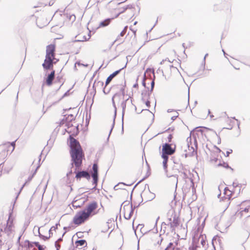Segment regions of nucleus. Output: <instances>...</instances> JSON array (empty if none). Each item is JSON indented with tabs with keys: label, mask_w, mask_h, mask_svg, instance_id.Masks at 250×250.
<instances>
[{
	"label": "nucleus",
	"mask_w": 250,
	"mask_h": 250,
	"mask_svg": "<svg viewBox=\"0 0 250 250\" xmlns=\"http://www.w3.org/2000/svg\"><path fill=\"white\" fill-rule=\"evenodd\" d=\"M196 129H197L196 131L197 132L193 130L190 132V136L187 139L188 149L185 150L186 157L193 156L197 153V141L196 136L198 135V133L202 134V132L200 127H197Z\"/></svg>",
	"instance_id": "f257e3e1"
},
{
	"label": "nucleus",
	"mask_w": 250,
	"mask_h": 250,
	"mask_svg": "<svg viewBox=\"0 0 250 250\" xmlns=\"http://www.w3.org/2000/svg\"><path fill=\"white\" fill-rule=\"evenodd\" d=\"M70 156L71 157V168L70 170L66 174L67 179H69L70 175L72 174V168L75 167L74 172L81 167L83 164V160L84 158V154L83 150H73V151H70Z\"/></svg>",
	"instance_id": "f03ea898"
},
{
	"label": "nucleus",
	"mask_w": 250,
	"mask_h": 250,
	"mask_svg": "<svg viewBox=\"0 0 250 250\" xmlns=\"http://www.w3.org/2000/svg\"><path fill=\"white\" fill-rule=\"evenodd\" d=\"M175 151V147L172 148L170 144L165 143L163 146L162 157L163 159V166L165 171H167V162L168 158V155L173 154Z\"/></svg>",
	"instance_id": "7ed1b4c3"
},
{
	"label": "nucleus",
	"mask_w": 250,
	"mask_h": 250,
	"mask_svg": "<svg viewBox=\"0 0 250 250\" xmlns=\"http://www.w3.org/2000/svg\"><path fill=\"white\" fill-rule=\"evenodd\" d=\"M12 212L9 213V218L6 223V226L4 228L3 232L6 234L7 236L12 239L14 236V226L13 223V219H11Z\"/></svg>",
	"instance_id": "20e7f679"
},
{
	"label": "nucleus",
	"mask_w": 250,
	"mask_h": 250,
	"mask_svg": "<svg viewBox=\"0 0 250 250\" xmlns=\"http://www.w3.org/2000/svg\"><path fill=\"white\" fill-rule=\"evenodd\" d=\"M89 217L86 214L85 210L78 211L73 218V222L77 225L84 223Z\"/></svg>",
	"instance_id": "39448f33"
},
{
	"label": "nucleus",
	"mask_w": 250,
	"mask_h": 250,
	"mask_svg": "<svg viewBox=\"0 0 250 250\" xmlns=\"http://www.w3.org/2000/svg\"><path fill=\"white\" fill-rule=\"evenodd\" d=\"M192 238L193 243L199 245V247L202 246L203 247L205 248V245L206 244V237L205 235L200 234V235H198V233L195 234Z\"/></svg>",
	"instance_id": "423d86ee"
},
{
	"label": "nucleus",
	"mask_w": 250,
	"mask_h": 250,
	"mask_svg": "<svg viewBox=\"0 0 250 250\" xmlns=\"http://www.w3.org/2000/svg\"><path fill=\"white\" fill-rule=\"evenodd\" d=\"M69 141L70 147V151H73V150L75 149L78 150H83L79 141L73 137L72 135L69 136Z\"/></svg>",
	"instance_id": "0eeeda50"
},
{
	"label": "nucleus",
	"mask_w": 250,
	"mask_h": 250,
	"mask_svg": "<svg viewBox=\"0 0 250 250\" xmlns=\"http://www.w3.org/2000/svg\"><path fill=\"white\" fill-rule=\"evenodd\" d=\"M142 200H145V202L150 201L155 198L156 195L154 193H152L148 190H145L141 194ZM143 201H142V202Z\"/></svg>",
	"instance_id": "6e6552de"
},
{
	"label": "nucleus",
	"mask_w": 250,
	"mask_h": 250,
	"mask_svg": "<svg viewBox=\"0 0 250 250\" xmlns=\"http://www.w3.org/2000/svg\"><path fill=\"white\" fill-rule=\"evenodd\" d=\"M97 207V203L96 201H93L89 203L84 210H85L86 214L89 217L91 213L95 210Z\"/></svg>",
	"instance_id": "1a4fd4ad"
},
{
	"label": "nucleus",
	"mask_w": 250,
	"mask_h": 250,
	"mask_svg": "<svg viewBox=\"0 0 250 250\" xmlns=\"http://www.w3.org/2000/svg\"><path fill=\"white\" fill-rule=\"evenodd\" d=\"M117 96H120V94L119 93H116L114 94V95L113 96L112 98V104H113V106L114 108V119H113V124H112V127L110 130V132H109V134L108 135V139L109 138V137L111 133V131L112 130V129L114 126V125H115V118H116V114H117V108H116V104H115V101H114V98L117 97Z\"/></svg>",
	"instance_id": "9d476101"
},
{
	"label": "nucleus",
	"mask_w": 250,
	"mask_h": 250,
	"mask_svg": "<svg viewBox=\"0 0 250 250\" xmlns=\"http://www.w3.org/2000/svg\"><path fill=\"white\" fill-rule=\"evenodd\" d=\"M76 173L75 178L77 179H81V178H85L87 180L90 179V175L88 171L86 170H82L81 171H77Z\"/></svg>",
	"instance_id": "9b49d317"
},
{
	"label": "nucleus",
	"mask_w": 250,
	"mask_h": 250,
	"mask_svg": "<svg viewBox=\"0 0 250 250\" xmlns=\"http://www.w3.org/2000/svg\"><path fill=\"white\" fill-rule=\"evenodd\" d=\"M167 228V225L165 223H163L161 225L160 233L159 236V238H157V243L159 244V241L161 243L164 239V237L166 236L165 235L166 229Z\"/></svg>",
	"instance_id": "f8f14e48"
},
{
	"label": "nucleus",
	"mask_w": 250,
	"mask_h": 250,
	"mask_svg": "<svg viewBox=\"0 0 250 250\" xmlns=\"http://www.w3.org/2000/svg\"><path fill=\"white\" fill-rule=\"evenodd\" d=\"M179 219L176 215H174L172 220L171 219H169V223L172 230H174L175 228L179 226Z\"/></svg>",
	"instance_id": "ddd939ff"
},
{
	"label": "nucleus",
	"mask_w": 250,
	"mask_h": 250,
	"mask_svg": "<svg viewBox=\"0 0 250 250\" xmlns=\"http://www.w3.org/2000/svg\"><path fill=\"white\" fill-rule=\"evenodd\" d=\"M126 64L125 65L124 67L121 68L120 69L115 71L113 73L110 74L106 79L105 81V86L107 85L109 83L112 81V80L123 69H124L125 67H126Z\"/></svg>",
	"instance_id": "4468645a"
},
{
	"label": "nucleus",
	"mask_w": 250,
	"mask_h": 250,
	"mask_svg": "<svg viewBox=\"0 0 250 250\" xmlns=\"http://www.w3.org/2000/svg\"><path fill=\"white\" fill-rule=\"evenodd\" d=\"M55 70H53L51 72V73L48 74L46 80V84L48 86H50L53 83V81L55 78Z\"/></svg>",
	"instance_id": "2eb2a0df"
},
{
	"label": "nucleus",
	"mask_w": 250,
	"mask_h": 250,
	"mask_svg": "<svg viewBox=\"0 0 250 250\" xmlns=\"http://www.w3.org/2000/svg\"><path fill=\"white\" fill-rule=\"evenodd\" d=\"M55 45L54 44H49L46 46V54L54 56L55 55Z\"/></svg>",
	"instance_id": "dca6fc26"
},
{
	"label": "nucleus",
	"mask_w": 250,
	"mask_h": 250,
	"mask_svg": "<svg viewBox=\"0 0 250 250\" xmlns=\"http://www.w3.org/2000/svg\"><path fill=\"white\" fill-rule=\"evenodd\" d=\"M93 88L94 89V92L96 93V89L101 90L104 88V82L100 81L95 80L93 85Z\"/></svg>",
	"instance_id": "f3484780"
},
{
	"label": "nucleus",
	"mask_w": 250,
	"mask_h": 250,
	"mask_svg": "<svg viewBox=\"0 0 250 250\" xmlns=\"http://www.w3.org/2000/svg\"><path fill=\"white\" fill-rule=\"evenodd\" d=\"M130 97H129L126 100L124 101L121 103V107L122 108V122H123V118L125 112V109L126 108V104L128 102H130L132 104V101L131 99H129Z\"/></svg>",
	"instance_id": "a211bd4d"
},
{
	"label": "nucleus",
	"mask_w": 250,
	"mask_h": 250,
	"mask_svg": "<svg viewBox=\"0 0 250 250\" xmlns=\"http://www.w3.org/2000/svg\"><path fill=\"white\" fill-rule=\"evenodd\" d=\"M221 159H218L215 155H211L210 157V163L216 167H218V164Z\"/></svg>",
	"instance_id": "6ab92c4d"
},
{
	"label": "nucleus",
	"mask_w": 250,
	"mask_h": 250,
	"mask_svg": "<svg viewBox=\"0 0 250 250\" xmlns=\"http://www.w3.org/2000/svg\"><path fill=\"white\" fill-rule=\"evenodd\" d=\"M0 149H1L0 152V159L3 160L7 156L8 150H6L5 148V146H1Z\"/></svg>",
	"instance_id": "aec40b11"
},
{
	"label": "nucleus",
	"mask_w": 250,
	"mask_h": 250,
	"mask_svg": "<svg viewBox=\"0 0 250 250\" xmlns=\"http://www.w3.org/2000/svg\"><path fill=\"white\" fill-rule=\"evenodd\" d=\"M54 62H45L42 63L43 68L45 70L50 69L53 68Z\"/></svg>",
	"instance_id": "412c9836"
},
{
	"label": "nucleus",
	"mask_w": 250,
	"mask_h": 250,
	"mask_svg": "<svg viewBox=\"0 0 250 250\" xmlns=\"http://www.w3.org/2000/svg\"><path fill=\"white\" fill-rule=\"evenodd\" d=\"M131 204V203H130ZM130 202L125 201H124L121 206V209L123 208L124 211H126V210H129V208H130Z\"/></svg>",
	"instance_id": "4be33fe9"
},
{
	"label": "nucleus",
	"mask_w": 250,
	"mask_h": 250,
	"mask_svg": "<svg viewBox=\"0 0 250 250\" xmlns=\"http://www.w3.org/2000/svg\"><path fill=\"white\" fill-rule=\"evenodd\" d=\"M133 8H134V7H133V5H132V4H129V5H127L125 7H122V9H123V11L119 12V13L115 16V18H117L121 14L124 13L126 10L132 9Z\"/></svg>",
	"instance_id": "5701e85b"
},
{
	"label": "nucleus",
	"mask_w": 250,
	"mask_h": 250,
	"mask_svg": "<svg viewBox=\"0 0 250 250\" xmlns=\"http://www.w3.org/2000/svg\"><path fill=\"white\" fill-rule=\"evenodd\" d=\"M113 19V18H108L105 19L104 21H101L99 24V27H105L107 26L110 23L111 20Z\"/></svg>",
	"instance_id": "b1692460"
},
{
	"label": "nucleus",
	"mask_w": 250,
	"mask_h": 250,
	"mask_svg": "<svg viewBox=\"0 0 250 250\" xmlns=\"http://www.w3.org/2000/svg\"><path fill=\"white\" fill-rule=\"evenodd\" d=\"M219 167H222L225 168H229L231 171H233V169L230 167L227 163L222 162L221 160H219V162L218 164Z\"/></svg>",
	"instance_id": "393cba45"
},
{
	"label": "nucleus",
	"mask_w": 250,
	"mask_h": 250,
	"mask_svg": "<svg viewBox=\"0 0 250 250\" xmlns=\"http://www.w3.org/2000/svg\"><path fill=\"white\" fill-rule=\"evenodd\" d=\"M133 211H133V209L132 203V202H131L130 208H129V210H126V212H127L128 213V216H126V220H128L131 218V216L133 214Z\"/></svg>",
	"instance_id": "a878e982"
},
{
	"label": "nucleus",
	"mask_w": 250,
	"mask_h": 250,
	"mask_svg": "<svg viewBox=\"0 0 250 250\" xmlns=\"http://www.w3.org/2000/svg\"><path fill=\"white\" fill-rule=\"evenodd\" d=\"M133 184H134V182L128 183V184H125V183H123V182L119 183L118 184H117L114 186V189L115 190H118L119 188H120L119 186H120L121 185H122L124 186H130L132 185Z\"/></svg>",
	"instance_id": "bb28decb"
},
{
	"label": "nucleus",
	"mask_w": 250,
	"mask_h": 250,
	"mask_svg": "<svg viewBox=\"0 0 250 250\" xmlns=\"http://www.w3.org/2000/svg\"><path fill=\"white\" fill-rule=\"evenodd\" d=\"M93 173L92 175H98V166L97 164H94L92 166Z\"/></svg>",
	"instance_id": "cd10ccee"
},
{
	"label": "nucleus",
	"mask_w": 250,
	"mask_h": 250,
	"mask_svg": "<svg viewBox=\"0 0 250 250\" xmlns=\"http://www.w3.org/2000/svg\"><path fill=\"white\" fill-rule=\"evenodd\" d=\"M93 178V184L94 185V187L92 188L93 189H96L98 184V175H91Z\"/></svg>",
	"instance_id": "c85d7f7f"
},
{
	"label": "nucleus",
	"mask_w": 250,
	"mask_h": 250,
	"mask_svg": "<svg viewBox=\"0 0 250 250\" xmlns=\"http://www.w3.org/2000/svg\"><path fill=\"white\" fill-rule=\"evenodd\" d=\"M75 244H76L77 247L83 246L84 245H85V246H86V244H87L86 241L85 240H83V239L77 240L75 242Z\"/></svg>",
	"instance_id": "c756f323"
},
{
	"label": "nucleus",
	"mask_w": 250,
	"mask_h": 250,
	"mask_svg": "<svg viewBox=\"0 0 250 250\" xmlns=\"http://www.w3.org/2000/svg\"><path fill=\"white\" fill-rule=\"evenodd\" d=\"M59 83L60 84V85L59 87V88H60V87L62 86V85L63 83V79H62V77L59 76L57 77L54 83Z\"/></svg>",
	"instance_id": "7c9ffc66"
},
{
	"label": "nucleus",
	"mask_w": 250,
	"mask_h": 250,
	"mask_svg": "<svg viewBox=\"0 0 250 250\" xmlns=\"http://www.w3.org/2000/svg\"><path fill=\"white\" fill-rule=\"evenodd\" d=\"M40 227H38V236H39V237L42 239H43L44 241H46L49 239V237L45 236L44 235H42L40 231Z\"/></svg>",
	"instance_id": "2f4dec72"
},
{
	"label": "nucleus",
	"mask_w": 250,
	"mask_h": 250,
	"mask_svg": "<svg viewBox=\"0 0 250 250\" xmlns=\"http://www.w3.org/2000/svg\"><path fill=\"white\" fill-rule=\"evenodd\" d=\"M150 175V172H149L148 171L147 172V174H146V175L142 179H141V180H140L135 185V186L134 187L133 189H132V192H131V195H130V200H131L132 199V192H133V191L134 190V189L137 187V186L142 181H143L144 180H145L146 178L148 176H149Z\"/></svg>",
	"instance_id": "473e14b6"
},
{
	"label": "nucleus",
	"mask_w": 250,
	"mask_h": 250,
	"mask_svg": "<svg viewBox=\"0 0 250 250\" xmlns=\"http://www.w3.org/2000/svg\"><path fill=\"white\" fill-rule=\"evenodd\" d=\"M55 59V56L50 55L46 54L45 62H53V60Z\"/></svg>",
	"instance_id": "72a5a7b5"
},
{
	"label": "nucleus",
	"mask_w": 250,
	"mask_h": 250,
	"mask_svg": "<svg viewBox=\"0 0 250 250\" xmlns=\"http://www.w3.org/2000/svg\"><path fill=\"white\" fill-rule=\"evenodd\" d=\"M75 117L73 114H69L65 117V121L66 122H71L74 120Z\"/></svg>",
	"instance_id": "f704fd0d"
},
{
	"label": "nucleus",
	"mask_w": 250,
	"mask_h": 250,
	"mask_svg": "<svg viewBox=\"0 0 250 250\" xmlns=\"http://www.w3.org/2000/svg\"><path fill=\"white\" fill-rule=\"evenodd\" d=\"M84 202H83L82 204H79L78 202V201H75L73 202L72 203V206L74 208H80L83 204Z\"/></svg>",
	"instance_id": "c9c22d12"
},
{
	"label": "nucleus",
	"mask_w": 250,
	"mask_h": 250,
	"mask_svg": "<svg viewBox=\"0 0 250 250\" xmlns=\"http://www.w3.org/2000/svg\"><path fill=\"white\" fill-rule=\"evenodd\" d=\"M152 73L153 75V77L155 78V73H154V69L153 68H147L145 73V77H146V74L147 75Z\"/></svg>",
	"instance_id": "e433bc0d"
},
{
	"label": "nucleus",
	"mask_w": 250,
	"mask_h": 250,
	"mask_svg": "<svg viewBox=\"0 0 250 250\" xmlns=\"http://www.w3.org/2000/svg\"><path fill=\"white\" fill-rule=\"evenodd\" d=\"M127 28H128L127 26H125V27H124V29H123V30L122 31V32L120 33V35H119V36H118V37L117 38V39H116V41H117V40H119V38L120 36L123 37V36H124L125 35V33H126V31H127Z\"/></svg>",
	"instance_id": "4c0bfd02"
},
{
	"label": "nucleus",
	"mask_w": 250,
	"mask_h": 250,
	"mask_svg": "<svg viewBox=\"0 0 250 250\" xmlns=\"http://www.w3.org/2000/svg\"><path fill=\"white\" fill-rule=\"evenodd\" d=\"M5 146H7L8 147H12L11 152H12L14 150L15 147V141L12 142L11 143L8 142L7 144L5 145Z\"/></svg>",
	"instance_id": "58836bf2"
},
{
	"label": "nucleus",
	"mask_w": 250,
	"mask_h": 250,
	"mask_svg": "<svg viewBox=\"0 0 250 250\" xmlns=\"http://www.w3.org/2000/svg\"><path fill=\"white\" fill-rule=\"evenodd\" d=\"M198 247H199V245L192 242V245L189 248V250H196Z\"/></svg>",
	"instance_id": "ea45409f"
},
{
	"label": "nucleus",
	"mask_w": 250,
	"mask_h": 250,
	"mask_svg": "<svg viewBox=\"0 0 250 250\" xmlns=\"http://www.w3.org/2000/svg\"><path fill=\"white\" fill-rule=\"evenodd\" d=\"M40 167V165L39 164V166L37 167L36 169H35V171L34 172L33 174H32V176H30L28 178V181H30L32 180V178L33 177L34 175L35 174V173H36L37 172V169L39 168V167Z\"/></svg>",
	"instance_id": "a19ab883"
},
{
	"label": "nucleus",
	"mask_w": 250,
	"mask_h": 250,
	"mask_svg": "<svg viewBox=\"0 0 250 250\" xmlns=\"http://www.w3.org/2000/svg\"><path fill=\"white\" fill-rule=\"evenodd\" d=\"M32 243L34 244L35 246L38 248V250H40L43 248L42 246L38 242H34Z\"/></svg>",
	"instance_id": "79ce46f5"
},
{
	"label": "nucleus",
	"mask_w": 250,
	"mask_h": 250,
	"mask_svg": "<svg viewBox=\"0 0 250 250\" xmlns=\"http://www.w3.org/2000/svg\"><path fill=\"white\" fill-rule=\"evenodd\" d=\"M125 86H126V82H125V80L124 83V84H123L122 85V87L120 88V91L121 92V93L122 92H124L125 91Z\"/></svg>",
	"instance_id": "37998d69"
},
{
	"label": "nucleus",
	"mask_w": 250,
	"mask_h": 250,
	"mask_svg": "<svg viewBox=\"0 0 250 250\" xmlns=\"http://www.w3.org/2000/svg\"><path fill=\"white\" fill-rule=\"evenodd\" d=\"M86 40V38L85 36H83L81 39L75 40L74 42H83Z\"/></svg>",
	"instance_id": "c03bdc74"
},
{
	"label": "nucleus",
	"mask_w": 250,
	"mask_h": 250,
	"mask_svg": "<svg viewBox=\"0 0 250 250\" xmlns=\"http://www.w3.org/2000/svg\"><path fill=\"white\" fill-rule=\"evenodd\" d=\"M25 184H26V183H25L22 185V186L20 190V191H19V192L18 193L17 195V196H16V198H15V201H14V203H15L16 200L17 199V198H18V196H19V194H20V192H21V190L22 189V188H23V187L24 186V185H25ZM14 204H15V203H14Z\"/></svg>",
	"instance_id": "a18cd8bd"
},
{
	"label": "nucleus",
	"mask_w": 250,
	"mask_h": 250,
	"mask_svg": "<svg viewBox=\"0 0 250 250\" xmlns=\"http://www.w3.org/2000/svg\"><path fill=\"white\" fill-rule=\"evenodd\" d=\"M151 91L153 90L154 87V85H155V80L154 79H153V80L151 81Z\"/></svg>",
	"instance_id": "49530a36"
},
{
	"label": "nucleus",
	"mask_w": 250,
	"mask_h": 250,
	"mask_svg": "<svg viewBox=\"0 0 250 250\" xmlns=\"http://www.w3.org/2000/svg\"><path fill=\"white\" fill-rule=\"evenodd\" d=\"M59 223H57L56 224V225L55 226H52L51 228V230H55L56 229H57L58 228V226L59 225Z\"/></svg>",
	"instance_id": "de8ad7c7"
},
{
	"label": "nucleus",
	"mask_w": 250,
	"mask_h": 250,
	"mask_svg": "<svg viewBox=\"0 0 250 250\" xmlns=\"http://www.w3.org/2000/svg\"><path fill=\"white\" fill-rule=\"evenodd\" d=\"M205 219H204V220H203V223H202V224L201 226H200V227H199L198 228V229H198V231H200V229H202V228L204 227V225H205Z\"/></svg>",
	"instance_id": "09e8293b"
},
{
	"label": "nucleus",
	"mask_w": 250,
	"mask_h": 250,
	"mask_svg": "<svg viewBox=\"0 0 250 250\" xmlns=\"http://www.w3.org/2000/svg\"><path fill=\"white\" fill-rule=\"evenodd\" d=\"M249 210H250V206L246 208L244 210H242L241 212H248Z\"/></svg>",
	"instance_id": "8fccbe9b"
},
{
	"label": "nucleus",
	"mask_w": 250,
	"mask_h": 250,
	"mask_svg": "<svg viewBox=\"0 0 250 250\" xmlns=\"http://www.w3.org/2000/svg\"><path fill=\"white\" fill-rule=\"evenodd\" d=\"M55 246L56 248V250H59V249L61 247V245L57 243V241L55 242Z\"/></svg>",
	"instance_id": "3c124183"
},
{
	"label": "nucleus",
	"mask_w": 250,
	"mask_h": 250,
	"mask_svg": "<svg viewBox=\"0 0 250 250\" xmlns=\"http://www.w3.org/2000/svg\"><path fill=\"white\" fill-rule=\"evenodd\" d=\"M232 152V150L231 149H229L226 152V155H225L226 157H228L229 155V154L231 153Z\"/></svg>",
	"instance_id": "603ef678"
},
{
	"label": "nucleus",
	"mask_w": 250,
	"mask_h": 250,
	"mask_svg": "<svg viewBox=\"0 0 250 250\" xmlns=\"http://www.w3.org/2000/svg\"><path fill=\"white\" fill-rule=\"evenodd\" d=\"M76 64H78V65H83V66H87V64L84 65L83 64L81 63L80 62H76L75 63V66H74V68L75 69L76 68Z\"/></svg>",
	"instance_id": "864d4df0"
},
{
	"label": "nucleus",
	"mask_w": 250,
	"mask_h": 250,
	"mask_svg": "<svg viewBox=\"0 0 250 250\" xmlns=\"http://www.w3.org/2000/svg\"><path fill=\"white\" fill-rule=\"evenodd\" d=\"M25 243H28V248H32L33 247L32 244H31V243L29 240H26L25 241Z\"/></svg>",
	"instance_id": "5fc2aeb1"
},
{
	"label": "nucleus",
	"mask_w": 250,
	"mask_h": 250,
	"mask_svg": "<svg viewBox=\"0 0 250 250\" xmlns=\"http://www.w3.org/2000/svg\"><path fill=\"white\" fill-rule=\"evenodd\" d=\"M105 86H106L105 85V86H104V88H103V92H104V93L105 94H108V93L109 92L110 90H109V89H108V90H106V89H105Z\"/></svg>",
	"instance_id": "6e6d98bb"
},
{
	"label": "nucleus",
	"mask_w": 250,
	"mask_h": 250,
	"mask_svg": "<svg viewBox=\"0 0 250 250\" xmlns=\"http://www.w3.org/2000/svg\"><path fill=\"white\" fill-rule=\"evenodd\" d=\"M147 233L149 235L151 236L152 234H154L155 233V232H154L153 231H152V230H148V232H147Z\"/></svg>",
	"instance_id": "4d7b16f0"
},
{
	"label": "nucleus",
	"mask_w": 250,
	"mask_h": 250,
	"mask_svg": "<svg viewBox=\"0 0 250 250\" xmlns=\"http://www.w3.org/2000/svg\"><path fill=\"white\" fill-rule=\"evenodd\" d=\"M171 139H172V135L169 134L167 136V140H168V142H170L171 141Z\"/></svg>",
	"instance_id": "13d9d810"
},
{
	"label": "nucleus",
	"mask_w": 250,
	"mask_h": 250,
	"mask_svg": "<svg viewBox=\"0 0 250 250\" xmlns=\"http://www.w3.org/2000/svg\"><path fill=\"white\" fill-rule=\"evenodd\" d=\"M178 113H177L176 115H175V116H172L171 118V119L172 120L174 121V120H175L178 117Z\"/></svg>",
	"instance_id": "bf43d9fd"
},
{
	"label": "nucleus",
	"mask_w": 250,
	"mask_h": 250,
	"mask_svg": "<svg viewBox=\"0 0 250 250\" xmlns=\"http://www.w3.org/2000/svg\"><path fill=\"white\" fill-rule=\"evenodd\" d=\"M66 125L67 126L68 128L72 126V124L71 122H66Z\"/></svg>",
	"instance_id": "052dcab7"
},
{
	"label": "nucleus",
	"mask_w": 250,
	"mask_h": 250,
	"mask_svg": "<svg viewBox=\"0 0 250 250\" xmlns=\"http://www.w3.org/2000/svg\"><path fill=\"white\" fill-rule=\"evenodd\" d=\"M65 232H66V231H65V232L63 233V234H62V237H60V238H59V239H58V240L57 241V242H61V241H62V237H63V235L65 234Z\"/></svg>",
	"instance_id": "680f3d73"
},
{
	"label": "nucleus",
	"mask_w": 250,
	"mask_h": 250,
	"mask_svg": "<svg viewBox=\"0 0 250 250\" xmlns=\"http://www.w3.org/2000/svg\"><path fill=\"white\" fill-rule=\"evenodd\" d=\"M142 84H143V85L144 87H146V82H145V76H144V80L143 81V82H142Z\"/></svg>",
	"instance_id": "e2e57ef3"
},
{
	"label": "nucleus",
	"mask_w": 250,
	"mask_h": 250,
	"mask_svg": "<svg viewBox=\"0 0 250 250\" xmlns=\"http://www.w3.org/2000/svg\"><path fill=\"white\" fill-rule=\"evenodd\" d=\"M144 227V225H142V224H139L137 226V228H140V229L141 230Z\"/></svg>",
	"instance_id": "0e129e2a"
},
{
	"label": "nucleus",
	"mask_w": 250,
	"mask_h": 250,
	"mask_svg": "<svg viewBox=\"0 0 250 250\" xmlns=\"http://www.w3.org/2000/svg\"><path fill=\"white\" fill-rule=\"evenodd\" d=\"M150 102L149 101H147L146 102V105L147 106V107H149L150 106Z\"/></svg>",
	"instance_id": "69168bd1"
},
{
	"label": "nucleus",
	"mask_w": 250,
	"mask_h": 250,
	"mask_svg": "<svg viewBox=\"0 0 250 250\" xmlns=\"http://www.w3.org/2000/svg\"><path fill=\"white\" fill-rule=\"evenodd\" d=\"M124 211V217L126 219V216H128V213L127 212H126V211Z\"/></svg>",
	"instance_id": "338daca9"
},
{
	"label": "nucleus",
	"mask_w": 250,
	"mask_h": 250,
	"mask_svg": "<svg viewBox=\"0 0 250 250\" xmlns=\"http://www.w3.org/2000/svg\"><path fill=\"white\" fill-rule=\"evenodd\" d=\"M79 133V128L78 125L76 127V135H77Z\"/></svg>",
	"instance_id": "774afa93"
}]
</instances>
